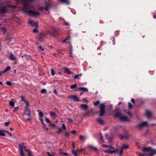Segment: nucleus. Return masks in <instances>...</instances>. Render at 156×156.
I'll list each match as a JSON object with an SVG mask.
<instances>
[{"label": "nucleus", "mask_w": 156, "mask_h": 156, "mask_svg": "<svg viewBox=\"0 0 156 156\" xmlns=\"http://www.w3.org/2000/svg\"><path fill=\"white\" fill-rule=\"evenodd\" d=\"M38 48L41 51H43L44 50V49L41 46H39Z\"/></svg>", "instance_id": "603ef678"}, {"label": "nucleus", "mask_w": 156, "mask_h": 156, "mask_svg": "<svg viewBox=\"0 0 156 156\" xmlns=\"http://www.w3.org/2000/svg\"><path fill=\"white\" fill-rule=\"evenodd\" d=\"M129 147V146L127 144H123L122 145L121 149L123 150V149H126Z\"/></svg>", "instance_id": "a878e982"}, {"label": "nucleus", "mask_w": 156, "mask_h": 156, "mask_svg": "<svg viewBox=\"0 0 156 156\" xmlns=\"http://www.w3.org/2000/svg\"><path fill=\"white\" fill-rule=\"evenodd\" d=\"M51 5L48 2L45 3L43 7L38 8V10L42 11L44 9L46 11H48L51 7Z\"/></svg>", "instance_id": "20e7f679"}, {"label": "nucleus", "mask_w": 156, "mask_h": 156, "mask_svg": "<svg viewBox=\"0 0 156 156\" xmlns=\"http://www.w3.org/2000/svg\"><path fill=\"white\" fill-rule=\"evenodd\" d=\"M45 119L46 122H47L48 123H51V122L50 121L49 119L47 118L46 117H45Z\"/></svg>", "instance_id": "58836bf2"}, {"label": "nucleus", "mask_w": 156, "mask_h": 156, "mask_svg": "<svg viewBox=\"0 0 156 156\" xmlns=\"http://www.w3.org/2000/svg\"><path fill=\"white\" fill-rule=\"evenodd\" d=\"M100 139H101L102 141H103V137L101 134V133H100Z\"/></svg>", "instance_id": "6e6d98bb"}, {"label": "nucleus", "mask_w": 156, "mask_h": 156, "mask_svg": "<svg viewBox=\"0 0 156 156\" xmlns=\"http://www.w3.org/2000/svg\"><path fill=\"white\" fill-rule=\"evenodd\" d=\"M60 1L62 3H64L67 5H68L69 3V0H60Z\"/></svg>", "instance_id": "412c9836"}, {"label": "nucleus", "mask_w": 156, "mask_h": 156, "mask_svg": "<svg viewBox=\"0 0 156 156\" xmlns=\"http://www.w3.org/2000/svg\"><path fill=\"white\" fill-rule=\"evenodd\" d=\"M143 151L147 156H153L156 154V149H152L151 147H144Z\"/></svg>", "instance_id": "f03ea898"}, {"label": "nucleus", "mask_w": 156, "mask_h": 156, "mask_svg": "<svg viewBox=\"0 0 156 156\" xmlns=\"http://www.w3.org/2000/svg\"><path fill=\"white\" fill-rule=\"evenodd\" d=\"M108 149L109 151L110 154H113L118 151L117 149H115V147L111 146H109Z\"/></svg>", "instance_id": "1a4fd4ad"}, {"label": "nucleus", "mask_w": 156, "mask_h": 156, "mask_svg": "<svg viewBox=\"0 0 156 156\" xmlns=\"http://www.w3.org/2000/svg\"><path fill=\"white\" fill-rule=\"evenodd\" d=\"M6 132V131L4 130H0V136H5Z\"/></svg>", "instance_id": "dca6fc26"}, {"label": "nucleus", "mask_w": 156, "mask_h": 156, "mask_svg": "<svg viewBox=\"0 0 156 156\" xmlns=\"http://www.w3.org/2000/svg\"><path fill=\"white\" fill-rule=\"evenodd\" d=\"M50 115L51 117H57V115L56 114L53 112H50Z\"/></svg>", "instance_id": "393cba45"}, {"label": "nucleus", "mask_w": 156, "mask_h": 156, "mask_svg": "<svg viewBox=\"0 0 156 156\" xmlns=\"http://www.w3.org/2000/svg\"><path fill=\"white\" fill-rule=\"evenodd\" d=\"M109 146H108V145H106V144H103L102 145V147L104 148H108Z\"/></svg>", "instance_id": "3c124183"}, {"label": "nucleus", "mask_w": 156, "mask_h": 156, "mask_svg": "<svg viewBox=\"0 0 156 156\" xmlns=\"http://www.w3.org/2000/svg\"><path fill=\"white\" fill-rule=\"evenodd\" d=\"M51 73L53 76H54L55 74L54 71L52 69H51Z\"/></svg>", "instance_id": "13d9d810"}, {"label": "nucleus", "mask_w": 156, "mask_h": 156, "mask_svg": "<svg viewBox=\"0 0 156 156\" xmlns=\"http://www.w3.org/2000/svg\"><path fill=\"white\" fill-rule=\"evenodd\" d=\"M148 125V123L147 122H141L139 123L137 126L140 128H142L143 127L147 126Z\"/></svg>", "instance_id": "6e6552de"}, {"label": "nucleus", "mask_w": 156, "mask_h": 156, "mask_svg": "<svg viewBox=\"0 0 156 156\" xmlns=\"http://www.w3.org/2000/svg\"><path fill=\"white\" fill-rule=\"evenodd\" d=\"M86 138L82 135H80L79 136V139L81 141H83Z\"/></svg>", "instance_id": "c756f323"}, {"label": "nucleus", "mask_w": 156, "mask_h": 156, "mask_svg": "<svg viewBox=\"0 0 156 156\" xmlns=\"http://www.w3.org/2000/svg\"><path fill=\"white\" fill-rule=\"evenodd\" d=\"M47 154L48 155V156H55V153H50L49 152H47Z\"/></svg>", "instance_id": "2f4dec72"}, {"label": "nucleus", "mask_w": 156, "mask_h": 156, "mask_svg": "<svg viewBox=\"0 0 156 156\" xmlns=\"http://www.w3.org/2000/svg\"><path fill=\"white\" fill-rule=\"evenodd\" d=\"M104 151L105 153H109V151L108 150H108L105 149L104 150Z\"/></svg>", "instance_id": "052dcab7"}, {"label": "nucleus", "mask_w": 156, "mask_h": 156, "mask_svg": "<svg viewBox=\"0 0 156 156\" xmlns=\"http://www.w3.org/2000/svg\"><path fill=\"white\" fill-rule=\"evenodd\" d=\"M84 149H85V148H81V149H78L76 150H77V151H78V152H79V151H81L83 150H84Z\"/></svg>", "instance_id": "8fccbe9b"}, {"label": "nucleus", "mask_w": 156, "mask_h": 156, "mask_svg": "<svg viewBox=\"0 0 156 156\" xmlns=\"http://www.w3.org/2000/svg\"><path fill=\"white\" fill-rule=\"evenodd\" d=\"M6 84L8 86H10L12 84V83L9 81H7Z\"/></svg>", "instance_id": "c03bdc74"}, {"label": "nucleus", "mask_w": 156, "mask_h": 156, "mask_svg": "<svg viewBox=\"0 0 156 156\" xmlns=\"http://www.w3.org/2000/svg\"><path fill=\"white\" fill-rule=\"evenodd\" d=\"M97 122L99 123V124L101 125H103L104 122L103 120L101 119L100 118H98L97 119Z\"/></svg>", "instance_id": "6ab92c4d"}, {"label": "nucleus", "mask_w": 156, "mask_h": 156, "mask_svg": "<svg viewBox=\"0 0 156 156\" xmlns=\"http://www.w3.org/2000/svg\"><path fill=\"white\" fill-rule=\"evenodd\" d=\"M120 120L122 121H126L129 122L130 120L128 118V117L126 116H121L120 117Z\"/></svg>", "instance_id": "f8f14e48"}, {"label": "nucleus", "mask_w": 156, "mask_h": 156, "mask_svg": "<svg viewBox=\"0 0 156 156\" xmlns=\"http://www.w3.org/2000/svg\"><path fill=\"white\" fill-rule=\"evenodd\" d=\"M51 33L50 31H48L45 33H41L40 34V41H42L45 38H46V36L48 35H51Z\"/></svg>", "instance_id": "423d86ee"}, {"label": "nucleus", "mask_w": 156, "mask_h": 156, "mask_svg": "<svg viewBox=\"0 0 156 156\" xmlns=\"http://www.w3.org/2000/svg\"><path fill=\"white\" fill-rule=\"evenodd\" d=\"M88 147L96 151H98V150L97 148L96 147H94L92 145H89L88 146Z\"/></svg>", "instance_id": "a211bd4d"}, {"label": "nucleus", "mask_w": 156, "mask_h": 156, "mask_svg": "<svg viewBox=\"0 0 156 156\" xmlns=\"http://www.w3.org/2000/svg\"><path fill=\"white\" fill-rule=\"evenodd\" d=\"M115 116L119 117L120 119V117L122 116H121V114L120 112L116 113L115 115Z\"/></svg>", "instance_id": "c9c22d12"}, {"label": "nucleus", "mask_w": 156, "mask_h": 156, "mask_svg": "<svg viewBox=\"0 0 156 156\" xmlns=\"http://www.w3.org/2000/svg\"><path fill=\"white\" fill-rule=\"evenodd\" d=\"M22 3L23 4V11L27 15L35 17L39 16L40 13L38 12H36L32 11L29 9L28 6L30 2H32L34 0H21Z\"/></svg>", "instance_id": "f257e3e1"}, {"label": "nucleus", "mask_w": 156, "mask_h": 156, "mask_svg": "<svg viewBox=\"0 0 156 156\" xmlns=\"http://www.w3.org/2000/svg\"><path fill=\"white\" fill-rule=\"evenodd\" d=\"M24 150L25 151L28 152V154L29 156H31L32 154L31 151H29L27 149H26Z\"/></svg>", "instance_id": "c85d7f7f"}, {"label": "nucleus", "mask_w": 156, "mask_h": 156, "mask_svg": "<svg viewBox=\"0 0 156 156\" xmlns=\"http://www.w3.org/2000/svg\"><path fill=\"white\" fill-rule=\"evenodd\" d=\"M68 97L70 99L73 100L75 101H80L76 95L69 96Z\"/></svg>", "instance_id": "9b49d317"}, {"label": "nucleus", "mask_w": 156, "mask_h": 156, "mask_svg": "<svg viewBox=\"0 0 156 156\" xmlns=\"http://www.w3.org/2000/svg\"><path fill=\"white\" fill-rule=\"evenodd\" d=\"M131 101L133 103H135V100L133 98H132L131 99Z\"/></svg>", "instance_id": "774afa93"}, {"label": "nucleus", "mask_w": 156, "mask_h": 156, "mask_svg": "<svg viewBox=\"0 0 156 156\" xmlns=\"http://www.w3.org/2000/svg\"><path fill=\"white\" fill-rule=\"evenodd\" d=\"M40 119V120L41 121V122L45 126V124L43 122V120L42 119V118H41Z\"/></svg>", "instance_id": "bf43d9fd"}, {"label": "nucleus", "mask_w": 156, "mask_h": 156, "mask_svg": "<svg viewBox=\"0 0 156 156\" xmlns=\"http://www.w3.org/2000/svg\"><path fill=\"white\" fill-rule=\"evenodd\" d=\"M105 103H103L101 104L100 106V110H99V116L100 117L102 116L103 115L105 112Z\"/></svg>", "instance_id": "39448f33"}, {"label": "nucleus", "mask_w": 156, "mask_h": 156, "mask_svg": "<svg viewBox=\"0 0 156 156\" xmlns=\"http://www.w3.org/2000/svg\"><path fill=\"white\" fill-rule=\"evenodd\" d=\"M143 154L140 153L139 156H147V155L144 154V152L143 151V149H142Z\"/></svg>", "instance_id": "ea45409f"}, {"label": "nucleus", "mask_w": 156, "mask_h": 156, "mask_svg": "<svg viewBox=\"0 0 156 156\" xmlns=\"http://www.w3.org/2000/svg\"><path fill=\"white\" fill-rule=\"evenodd\" d=\"M62 130L61 128H58V130L57 131V133L58 134H60L62 132Z\"/></svg>", "instance_id": "7c9ffc66"}, {"label": "nucleus", "mask_w": 156, "mask_h": 156, "mask_svg": "<svg viewBox=\"0 0 156 156\" xmlns=\"http://www.w3.org/2000/svg\"><path fill=\"white\" fill-rule=\"evenodd\" d=\"M9 105H10L12 107H14V103L13 102V101H10L9 102Z\"/></svg>", "instance_id": "473e14b6"}, {"label": "nucleus", "mask_w": 156, "mask_h": 156, "mask_svg": "<svg viewBox=\"0 0 156 156\" xmlns=\"http://www.w3.org/2000/svg\"><path fill=\"white\" fill-rule=\"evenodd\" d=\"M146 115L147 118H150L151 117L152 114L151 112L148 110H146Z\"/></svg>", "instance_id": "ddd939ff"}, {"label": "nucleus", "mask_w": 156, "mask_h": 156, "mask_svg": "<svg viewBox=\"0 0 156 156\" xmlns=\"http://www.w3.org/2000/svg\"><path fill=\"white\" fill-rule=\"evenodd\" d=\"M72 53H73L72 51V50H71L70 51V52H69V54H70V56L71 57H73Z\"/></svg>", "instance_id": "5fc2aeb1"}, {"label": "nucleus", "mask_w": 156, "mask_h": 156, "mask_svg": "<svg viewBox=\"0 0 156 156\" xmlns=\"http://www.w3.org/2000/svg\"><path fill=\"white\" fill-rule=\"evenodd\" d=\"M64 69L65 71L68 74H72L73 72H71L69 69L67 68H64Z\"/></svg>", "instance_id": "aec40b11"}, {"label": "nucleus", "mask_w": 156, "mask_h": 156, "mask_svg": "<svg viewBox=\"0 0 156 156\" xmlns=\"http://www.w3.org/2000/svg\"><path fill=\"white\" fill-rule=\"evenodd\" d=\"M78 90L83 91L85 92H88V89L87 88L85 87H79L78 89Z\"/></svg>", "instance_id": "f3484780"}, {"label": "nucleus", "mask_w": 156, "mask_h": 156, "mask_svg": "<svg viewBox=\"0 0 156 156\" xmlns=\"http://www.w3.org/2000/svg\"><path fill=\"white\" fill-rule=\"evenodd\" d=\"M10 67L9 66H7L6 68L3 71H1V72L2 73H5L8 71H9L10 69Z\"/></svg>", "instance_id": "5701e85b"}, {"label": "nucleus", "mask_w": 156, "mask_h": 156, "mask_svg": "<svg viewBox=\"0 0 156 156\" xmlns=\"http://www.w3.org/2000/svg\"><path fill=\"white\" fill-rule=\"evenodd\" d=\"M10 124V122H6L5 123V126H8Z\"/></svg>", "instance_id": "864d4df0"}, {"label": "nucleus", "mask_w": 156, "mask_h": 156, "mask_svg": "<svg viewBox=\"0 0 156 156\" xmlns=\"http://www.w3.org/2000/svg\"><path fill=\"white\" fill-rule=\"evenodd\" d=\"M71 133L73 134H75L76 133V131L75 130H73L71 132Z\"/></svg>", "instance_id": "0e129e2a"}, {"label": "nucleus", "mask_w": 156, "mask_h": 156, "mask_svg": "<svg viewBox=\"0 0 156 156\" xmlns=\"http://www.w3.org/2000/svg\"><path fill=\"white\" fill-rule=\"evenodd\" d=\"M77 84L76 83H75L74 84L71 86L70 87L71 88V89H74L77 87Z\"/></svg>", "instance_id": "f704fd0d"}, {"label": "nucleus", "mask_w": 156, "mask_h": 156, "mask_svg": "<svg viewBox=\"0 0 156 156\" xmlns=\"http://www.w3.org/2000/svg\"><path fill=\"white\" fill-rule=\"evenodd\" d=\"M65 136L66 137H68L69 136V133L68 132H67L65 134Z\"/></svg>", "instance_id": "de8ad7c7"}, {"label": "nucleus", "mask_w": 156, "mask_h": 156, "mask_svg": "<svg viewBox=\"0 0 156 156\" xmlns=\"http://www.w3.org/2000/svg\"><path fill=\"white\" fill-rule=\"evenodd\" d=\"M78 151H77V150L74 151V150L73 149L72 151V153L74 155V156H78Z\"/></svg>", "instance_id": "b1692460"}, {"label": "nucleus", "mask_w": 156, "mask_h": 156, "mask_svg": "<svg viewBox=\"0 0 156 156\" xmlns=\"http://www.w3.org/2000/svg\"><path fill=\"white\" fill-rule=\"evenodd\" d=\"M6 133H7L9 136H12V134L11 133H10L7 131V132H6Z\"/></svg>", "instance_id": "338daca9"}, {"label": "nucleus", "mask_w": 156, "mask_h": 156, "mask_svg": "<svg viewBox=\"0 0 156 156\" xmlns=\"http://www.w3.org/2000/svg\"><path fill=\"white\" fill-rule=\"evenodd\" d=\"M68 120L69 122H72L73 121V120L72 119H70V118H68Z\"/></svg>", "instance_id": "e2e57ef3"}, {"label": "nucleus", "mask_w": 156, "mask_h": 156, "mask_svg": "<svg viewBox=\"0 0 156 156\" xmlns=\"http://www.w3.org/2000/svg\"><path fill=\"white\" fill-rule=\"evenodd\" d=\"M0 29L2 30L3 31V33L2 34L3 35L4 34L6 33V29L5 27H1L0 28Z\"/></svg>", "instance_id": "cd10ccee"}, {"label": "nucleus", "mask_w": 156, "mask_h": 156, "mask_svg": "<svg viewBox=\"0 0 156 156\" xmlns=\"http://www.w3.org/2000/svg\"><path fill=\"white\" fill-rule=\"evenodd\" d=\"M16 5H7L2 6L0 7V12L1 13H6L9 10V8H15Z\"/></svg>", "instance_id": "7ed1b4c3"}, {"label": "nucleus", "mask_w": 156, "mask_h": 156, "mask_svg": "<svg viewBox=\"0 0 156 156\" xmlns=\"http://www.w3.org/2000/svg\"><path fill=\"white\" fill-rule=\"evenodd\" d=\"M62 127L63 129L65 130L66 129V126L64 123L62 124Z\"/></svg>", "instance_id": "09e8293b"}, {"label": "nucleus", "mask_w": 156, "mask_h": 156, "mask_svg": "<svg viewBox=\"0 0 156 156\" xmlns=\"http://www.w3.org/2000/svg\"><path fill=\"white\" fill-rule=\"evenodd\" d=\"M129 137L128 136V135H126L125 136H123L121 138V140H122L123 138H124L126 139H128Z\"/></svg>", "instance_id": "a19ab883"}, {"label": "nucleus", "mask_w": 156, "mask_h": 156, "mask_svg": "<svg viewBox=\"0 0 156 156\" xmlns=\"http://www.w3.org/2000/svg\"><path fill=\"white\" fill-rule=\"evenodd\" d=\"M100 104V101H97L94 103V105L95 106H97Z\"/></svg>", "instance_id": "72a5a7b5"}, {"label": "nucleus", "mask_w": 156, "mask_h": 156, "mask_svg": "<svg viewBox=\"0 0 156 156\" xmlns=\"http://www.w3.org/2000/svg\"><path fill=\"white\" fill-rule=\"evenodd\" d=\"M19 146L21 156H25V155L23 151V150H24L26 149V146L24 145H22L20 144H19Z\"/></svg>", "instance_id": "0eeeda50"}, {"label": "nucleus", "mask_w": 156, "mask_h": 156, "mask_svg": "<svg viewBox=\"0 0 156 156\" xmlns=\"http://www.w3.org/2000/svg\"><path fill=\"white\" fill-rule=\"evenodd\" d=\"M25 103L26 104V107L25 109H29L28 107L29 106V104L28 102L27 101Z\"/></svg>", "instance_id": "e433bc0d"}, {"label": "nucleus", "mask_w": 156, "mask_h": 156, "mask_svg": "<svg viewBox=\"0 0 156 156\" xmlns=\"http://www.w3.org/2000/svg\"><path fill=\"white\" fill-rule=\"evenodd\" d=\"M19 109V107L18 106L16 107L13 110V112H15L17 111Z\"/></svg>", "instance_id": "79ce46f5"}, {"label": "nucleus", "mask_w": 156, "mask_h": 156, "mask_svg": "<svg viewBox=\"0 0 156 156\" xmlns=\"http://www.w3.org/2000/svg\"><path fill=\"white\" fill-rule=\"evenodd\" d=\"M28 24L33 26V27H37L38 26L37 22H34L31 19L28 20Z\"/></svg>", "instance_id": "9d476101"}, {"label": "nucleus", "mask_w": 156, "mask_h": 156, "mask_svg": "<svg viewBox=\"0 0 156 156\" xmlns=\"http://www.w3.org/2000/svg\"><path fill=\"white\" fill-rule=\"evenodd\" d=\"M20 97L21 98V99H22V100L24 101V102H26L27 101L25 100L24 98L22 96H21Z\"/></svg>", "instance_id": "4d7b16f0"}, {"label": "nucleus", "mask_w": 156, "mask_h": 156, "mask_svg": "<svg viewBox=\"0 0 156 156\" xmlns=\"http://www.w3.org/2000/svg\"><path fill=\"white\" fill-rule=\"evenodd\" d=\"M24 114L27 116H30L31 115V113L30 110L28 109H25Z\"/></svg>", "instance_id": "4468645a"}, {"label": "nucleus", "mask_w": 156, "mask_h": 156, "mask_svg": "<svg viewBox=\"0 0 156 156\" xmlns=\"http://www.w3.org/2000/svg\"><path fill=\"white\" fill-rule=\"evenodd\" d=\"M37 111L39 112L38 113L39 115L41 118H42L44 116L43 113L42 112H40V110H38Z\"/></svg>", "instance_id": "bb28decb"}, {"label": "nucleus", "mask_w": 156, "mask_h": 156, "mask_svg": "<svg viewBox=\"0 0 156 156\" xmlns=\"http://www.w3.org/2000/svg\"><path fill=\"white\" fill-rule=\"evenodd\" d=\"M69 37H68L66 38L63 41V42L65 43L66 42V41L68 39H69Z\"/></svg>", "instance_id": "69168bd1"}, {"label": "nucleus", "mask_w": 156, "mask_h": 156, "mask_svg": "<svg viewBox=\"0 0 156 156\" xmlns=\"http://www.w3.org/2000/svg\"><path fill=\"white\" fill-rule=\"evenodd\" d=\"M128 107L129 108L131 109L133 108V105L130 102L128 103Z\"/></svg>", "instance_id": "4c0bfd02"}, {"label": "nucleus", "mask_w": 156, "mask_h": 156, "mask_svg": "<svg viewBox=\"0 0 156 156\" xmlns=\"http://www.w3.org/2000/svg\"><path fill=\"white\" fill-rule=\"evenodd\" d=\"M41 92L42 93L44 94L46 92V91L45 89H43L42 90H41Z\"/></svg>", "instance_id": "49530a36"}, {"label": "nucleus", "mask_w": 156, "mask_h": 156, "mask_svg": "<svg viewBox=\"0 0 156 156\" xmlns=\"http://www.w3.org/2000/svg\"><path fill=\"white\" fill-rule=\"evenodd\" d=\"M33 32L34 33H37L38 32V30L36 29H34L33 30Z\"/></svg>", "instance_id": "680f3d73"}, {"label": "nucleus", "mask_w": 156, "mask_h": 156, "mask_svg": "<svg viewBox=\"0 0 156 156\" xmlns=\"http://www.w3.org/2000/svg\"><path fill=\"white\" fill-rule=\"evenodd\" d=\"M122 152H123V150L122 149H121L120 152H119V154L120 156H121L122 154Z\"/></svg>", "instance_id": "a18cd8bd"}, {"label": "nucleus", "mask_w": 156, "mask_h": 156, "mask_svg": "<svg viewBox=\"0 0 156 156\" xmlns=\"http://www.w3.org/2000/svg\"><path fill=\"white\" fill-rule=\"evenodd\" d=\"M80 106L81 108H83L85 111H86L88 108V106L86 105H81Z\"/></svg>", "instance_id": "4be33fe9"}, {"label": "nucleus", "mask_w": 156, "mask_h": 156, "mask_svg": "<svg viewBox=\"0 0 156 156\" xmlns=\"http://www.w3.org/2000/svg\"><path fill=\"white\" fill-rule=\"evenodd\" d=\"M9 58L10 60H15L16 59V58L12 53L10 54Z\"/></svg>", "instance_id": "2eb2a0df"}, {"label": "nucleus", "mask_w": 156, "mask_h": 156, "mask_svg": "<svg viewBox=\"0 0 156 156\" xmlns=\"http://www.w3.org/2000/svg\"><path fill=\"white\" fill-rule=\"evenodd\" d=\"M74 78L75 79H80V77L78 75H76L74 77Z\"/></svg>", "instance_id": "37998d69"}]
</instances>
